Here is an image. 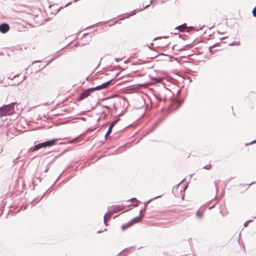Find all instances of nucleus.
<instances>
[{
  "instance_id": "4468645a",
  "label": "nucleus",
  "mask_w": 256,
  "mask_h": 256,
  "mask_svg": "<svg viewBox=\"0 0 256 256\" xmlns=\"http://www.w3.org/2000/svg\"><path fill=\"white\" fill-rule=\"evenodd\" d=\"M154 80H156L157 82H160L162 80V78H155Z\"/></svg>"
},
{
  "instance_id": "cd10ccee",
  "label": "nucleus",
  "mask_w": 256,
  "mask_h": 256,
  "mask_svg": "<svg viewBox=\"0 0 256 256\" xmlns=\"http://www.w3.org/2000/svg\"><path fill=\"white\" fill-rule=\"evenodd\" d=\"M39 62V61H36V62H33V64H34V62Z\"/></svg>"
},
{
  "instance_id": "aec40b11",
  "label": "nucleus",
  "mask_w": 256,
  "mask_h": 256,
  "mask_svg": "<svg viewBox=\"0 0 256 256\" xmlns=\"http://www.w3.org/2000/svg\"><path fill=\"white\" fill-rule=\"evenodd\" d=\"M161 197V196H156L154 198H153L152 200H156L159 198H160Z\"/></svg>"
},
{
  "instance_id": "5701e85b",
  "label": "nucleus",
  "mask_w": 256,
  "mask_h": 256,
  "mask_svg": "<svg viewBox=\"0 0 256 256\" xmlns=\"http://www.w3.org/2000/svg\"><path fill=\"white\" fill-rule=\"evenodd\" d=\"M189 28L190 29H192V30L194 29V28L192 27V26H190V27H189Z\"/></svg>"
},
{
  "instance_id": "20e7f679",
  "label": "nucleus",
  "mask_w": 256,
  "mask_h": 256,
  "mask_svg": "<svg viewBox=\"0 0 256 256\" xmlns=\"http://www.w3.org/2000/svg\"><path fill=\"white\" fill-rule=\"evenodd\" d=\"M56 140L54 139L50 140H48L44 142L40 143L41 148H46L52 146L55 144Z\"/></svg>"
},
{
  "instance_id": "f8f14e48",
  "label": "nucleus",
  "mask_w": 256,
  "mask_h": 256,
  "mask_svg": "<svg viewBox=\"0 0 256 256\" xmlns=\"http://www.w3.org/2000/svg\"><path fill=\"white\" fill-rule=\"evenodd\" d=\"M230 46H239L240 42H233L232 43L229 44Z\"/></svg>"
},
{
  "instance_id": "6e6552de",
  "label": "nucleus",
  "mask_w": 256,
  "mask_h": 256,
  "mask_svg": "<svg viewBox=\"0 0 256 256\" xmlns=\"http://www.w3.org/2000/svg\"><path fill=\"white\" fill-rule=\"evenodd\" d=\"M187 28L186 24H184L179 26H176L175 29L178 30L180 32H183L185 29Z\"/></svg>"
},
{
  "instance_id": "f257e3e1",
  "label": "nucleus",
  "mask_w": 256,
  "mask_h": 256,
  "mask_svg": "<svg viewBox=\"0 0 256 256\" xmlns=\"http://www.w3.org/2000/svg\"><path fill=\"white\" fill-rule=\"evenodd\" d=\"M16 102H12L0 108V116H3L12 114L14 112V106Z\"/></svg>"
},
{
  "instance_id": "412c9836",
  "label": "nucleus",
  "mask_w": 256,
  "mask_h": 256,
  "mask_svg": "<svg viewBox=\"0 0 256 256\" xmlns=\"http://www.w3.org/2000/svg\"><path fill=\"white\" fill-rule=\"evenodd\" d=\"M136 200V198H132V199L130 200H132V201H133V200Z\"/></svg>"
},
{
  "instance_id": "ddd939ff",
  "label": "nucleus",
  "mask_w": 256,
  "mask_h": 256,
  "mask_svg": "<svg viewBox=\"0 0 256 256\" xmlns=\"http://www.w3.org/2000/svg\"><path fill=\"white\" fill-rule=\"evenodd\" d=\"M252 14L254 17H256V6L252 10Z\"/></svg>"
},
{
  "instance_id": "a211bd4d",
  "label": "nucleus",
  "mask_w": 256,
  "mask_h": 256,
  "mask_svg": "<svg viewBox=\"0 0 256 256\" xmlns=\"http://www.w3.org/2000/svg\"><path fill=\"white\" fill-rule=\"evenodd\" d=\"M196 216L199 218H201L202 217V215L200 214L198 212H197L196 213Z\"/></svg>"
},
{
  "instance_id": "9b49d317",
  "label": "nucleus",
  "mask_w": 256,
  "mask_h": 256,
  "mask_svg": "<svg viewBox=\"0 0 256 256\" xmlns=\"http://www.w3.org/2000/svg\"><path fill=\"white\" fill-rule=\"evenodd\" d=\"M40 148H41V147H40V143L37 144H36L34 146V149H35L36 150H40Z\"/></svg>"
},
{
  "instance_id": "7ed1b4c3",
  "label": "nucleus",
  "mask_w": 256,
  "mask_h": 256,
  "mask_svg": "<svg viewBox=\"0 0 256 256\" xmlns=\"http://www.w3.org/2000/svg\"><path fill=\"white\" fill-rule=\"evenodd\" d=\"M94 91L93 88H88L84 90L79 96L78 98V100H83L84 98L88 97L92 92Z\"/></svg>"
},
{
  "instance_id": "4be33fe9",
  "label": "nucleus",
  "mask_w": 256,
  "mask_h": 256,
  "mask_svg": "<svg viewBox=\"0 0 256 256\" xmlns=\"http://www.w3.org/2000/svg\"><path fill=\"white\" fill-rule=\"evenodd\" d=\"M70 4V2H68V3L66 4L65 5V6H67L69 5Z\"/></svg>"
},
{
  "instance_id": "a878e982",
  "label": "nucleus",
  "mask_w": 256,
  "mask_h": 256,
  "mask_svg": "<svg viewBox=\"0 0 256 256\" xmlns=\"http://www.w3.org/2000/svg\"><path fill=\"white\" fill-rule=\"evenodd\" d=\"M122 228L123 230H124V226H122Z\"/></svg>"
},
{
  "instance_id": "b1692460",
  "label": "nucleus",
  "mask_w": 256,
  "mask_h": 256,
  "mask_svg": "<svg viewBox=\"0 0 256 256\" xmlns=\"http://www.w3.org/2000/svg\"><path fill=\"white\" fill-rule=\"evenodd\" d=\"M254 142H256V140H254V141L252 142L250 144H253Z\"/></svg>"
},
{
  "instance_id": "39448f33",
  "label": "nucleus",
  "mask_w": 256,
  "mask_h": 256,
  "mask_svg": "<svg viewBox=\"0 0 256 256\" xmlns=\"http://www.w3.org/2000/svg\"><path fill=\"white\" fill-rule=\"evenodd\" d=\"M113 80H114V78H112V79L110 80L109 81H108L106 82H104L100 86H98L96 87L93 88V89L94 90H99L105 88L108 86L112 82Z\"/></svg>"
},
{
  "instance_id": "0eeeda50",
  "label": "nucleus",
  "mask_w": 256,
  "mask_h": 256,
  "mask_svg": "<svg viewBox=\"0 0 256 256\" xmlns=\"http://www.w3.org/2000/svg\"><path fill=\"white\" fill-rule=\"evenodd\" d=\"M117 122H118V120H115L110 123V124L109 126L108 129L107 131V132L106 133V134L105 135V137L108 136L111 133L112 128H114V126H115V124H116Z\"/></svg>"
},
{
  "instance_id": "dca6fc26",
  "label": "nucleus",
  "mask_w": 256,
  "mask_h": 256,
  "mask_svg": "<svg viewBox=\"0 0 256 256\" xmlns=\"http://www.w3.org/2000/svg\"><path fill=\"white\" fill-rule=\"evenodd\" d=\"M211 168V165H208L204 167V168L206 169V170H210Z\"/></svg>"
},
{
  "instance_id": "bb28decb",
  "label": "nucleus",
  "mask_w": 256,
  "mask_h": 256,
  "mask_svg": "<svg viewBox=\"0 0 256 256\" xmlns=\"http://www.w3.org/2000/svg\"><path fill=\"white\" fill-rule=\"evenodd\" d=\"M254 182H251L250 184H248V186H250Z\"/></svg>"
},
{
  "instance_id": "f03ea898",
  "label": "nucleus",
  "mask_w": 256,
  "mask_h": 256,
  "mask_svg": "<svg viewBox=\"0 0 256 256\" xmlns=\"http://www.w3.org/2000/svg\"><path fill=\"white\" fill-rule=\"evenodd\" d=\"M108 212L104 214V222L105 224H106V218H110L113 213L120 211V210H122V207H120V206H112L108 208Z\"/></svg>"
},
{
  "instance_id": "c85d7f7f",
  "label": "nucleus",
  "mask_w": 256,
  "mask_h": 256,
  "mask_svg": "<svg viewBox=\"0 0 256 256\" xmlns=\"http://www.w3.org/2000/svg\"><path fill=\"white\" fill-rule=\"evenodd\" d=\"M149 202H150V200H149V202H147V204H148V203H149Z\"/></svg>"
},
{
  "instance_id": "c756f323",
  "label": "nucleus",
  "mask_w": 256,
  "mask_h": 256,
  "mask_svg": "<svg viewBox=\"0 0 256 256\" xmlns=\"http://www.w3.org/2000/svg\"><path fill=\"white\" fill-rule=\"evenodd\" d=\"M149 202H150V200H149V202H147V204H148V203H149Z\"/></svg>"
},
{
  "instance_id": "2eb2a0df",
  "label": "nucleus",
  "mask_w": 256,
  "mask_h": 256,
  "mask_svg": "<svg viewBox=\"0 0 256 256\" xmlns=\"http://www.w3.org/2000/svg\"><path fill=\"white\" fill-rule=\"evenodd\" d=\"M34 151H36L35 149H34V147L30 148L28 152H34Z\"/></svg>"
},
{
  "instance_id": "1a4fd4ad",
  "label": "nucleus",
  "mask_w": 256,
  "mask_h": 256,
  "mask_svg": "<svg viewBox=\"0 0 256 256\" xmlns=\"http://www.w3.org/2000/svg\"><path fill=\"white\" fill-rule=\"evenodd\" d=\"M141 220V218L140 216H137L135 218H134V219L132 220V222H130L131 224L130 226H131L133 224H135V223H136L138 222H140Z\"/></svg>"
},
{
  "instance_id": "f3484780",
  "label": "nucleus",
  "mask_w": 256,
  "mask_h": 256,
  "mask_svg": "<svg viewBox=\"0 0 256 256\" xmlns=\"http://www.w3.org/2000/svg\"><path fill=\"white\" fill-rule=\"evenodd\" d=\"M252 220H248L247 222H246L244 224V227H246L248 226V224L250 222H252Z\"/></svg>"
},
{
  "instance_id": "7c9ffc66",
  "label": "nucleus",
  "mask_w": 256,
  "mask_h": 256,
  "mask_svg": "<svg viewBox=\"0 0 256 256\" xmlns=\"http://www.w3.org/2000/svg\"><path fill=\"white\" fill-rule=\"evenodd\" d=\"M149 202H150V200H149V202H147V204H148V203H149Z\"/></svg>"
},
{
  "instance_id": "423d86ee",
  "label": "nucleus",
  "mask_w": 256,
  "mask_h": 256,
  "mask_svg": "<svg viewBox=\"0 0 256 256\" xmlns=\"http://www.w3.org/2000/svg\"><path fill=\"white\" fill-rule=\"evenodd\" d=\"M10 29V27L8 24H0V32L4 34L6 32Z\"/></svg>"
},
{
  "instance_id": "6ab92c4d",
  "label": "nucleus",
  "mask_w": 256,
  "mask_h": 256,
  "mask_svg": "<svg viewBox=\"0 0 256 256\" xmlns=\"http://www.w3.org/2000/svg\"><path fill=\"white\" fill-rule=\"evenodd\" d=\"M162 120H163L162 118H160L157 122L160 123V122H161Z\"/></svg>"
},
{
  "instance_id": "9d476101",
  "label": "nucleus",
  "mask_w": 256,
  "mask_h": 256,
  "mask_svg": "<svg viewBox=\"0 0 256 256\" xmlns=\"http://www.w3.org/2000/svg\"><path fill=\"white\" fill-rule=\"evenodd\" d=\"M152 1H150V2L148 4H146L145 6H143V8H140V9H138L137 10L138 11V12H140V11H142V10H144V8H146L148 7V6H150V4L152 3Z\"/></svg>"
},
{
  "instance_id": "393cba45",
  "label": "nucleus",
  "mask_w": 256,
  "mask_h": 256,
  "mask_svg": "<svg viewBox=\"0 0 256 256\" xmlns=\"http://www.w3.org/2000/svg\"><path fill=\"white\" fill-rule=\"evenodd\" d=\"M18 76L17 75L14 76L13 77V78H11V80H12L14 78H16V76Z\"/></svg>"
}]
</instances>
